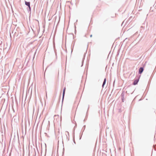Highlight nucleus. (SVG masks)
Segmentation results:
<instances>
[{"mask_svg": "<svg viewBox=\"0 0 156 156\" xmlns=\"http://www.w3.org/2000/svg\"><path fill=\"white\" fill-rule=\"evenodd\" d=\"M92 35H90V37H92Z\"/></svg>", "mask_w": 156, "mask_h": 156, "instance_id": "obj_7", "label": "nucleus"}, {"mask_svg": "<svg viewBox=\"0 0 156 156\" xmlns=\"http://www.w3.org/2000/svg\"><path fill=\"white\" fill-rule=\"evenodd\" d=\"M138 81L137 80H134L133 82V84L134 85H135L136 84H137V83H138Z\"/></svg>", "mask_w": 156, "mask_h": 156, "instance_id": "obj_3", "label": "nucleus"}, {"mask_svg": "<svg viewBox=\"0 0 156 156\" xmlns=\"http://www.w3.org/2000/svg\"><path fill=\"white\" fill-rule=\"evenodd\" d=\"M25 4L26 5L28 6L29 7V8L30 9V2H27L26 1H25Z\"/></svg>", "mask_w": 156, "mask_h": 156, "instance_id": "obj_1", "label": "nucleus"}, {"mask_svg": "<svg viewBox=\"0 0 156 156\" xmlns=\"http://www.w3.org/2000/svg\"><path fill=\"white\" fill-rule=\"evenodd\" d=\"M143 70H144V69L143 68H142V67L140 68L139 69V73L140 74H141L143 72Z\"/></svg>", "mask_w": 156, "mask_h": 156, "instance_id": "obj_2", "label": "nucleus"}, {"mask_svg": "<svg viewBox=\"0 0 156 156\" xmlns=\"http://www.w3.org/2000/svg\"><path fill=\"white\" fill-rule=\"evenodd\" d=\"M66 132L67 133L68 135L69 134V133L68 132L66 131Z\"/></svg>", "mask_w": 156, "mask_h": 156, "instance_id": "obj_6", "label": "nucleus"}, {"mask_svg": "<svg viewBox=\"0 0 156 156\" xmlns=\"http://www.w3.org/2000/svg\"><path fill=\"white\" fill-rule=\"evenodd\" d=\"M65 90H66V87H65L64 89V90H63V97H64V94H65Z\"/></svg>", "mask_w": 156, "mask_h": 156, "instance_id": "obj_5", "label": "nucleus"}, {"mask_svg": "<svg viewBox=\"0 0 156 156\" xmlns=\"http://www.w3.org/2000/svg\"><path fill=\"white\" fill-rule=\"evenodd\" d=\"M106 82V79H104V81L103 84V85H102L103 87H104V86L105 83Z\"/></svg>", "mask_w": 156, "mask_h": 156, "instance_id": "obj_4", "label": "nucleus"}]
</instances>
